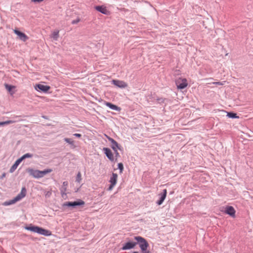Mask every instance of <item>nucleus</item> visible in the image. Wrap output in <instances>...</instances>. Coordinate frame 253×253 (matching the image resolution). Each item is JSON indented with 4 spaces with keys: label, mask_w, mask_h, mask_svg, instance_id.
<instances>
[{
    "label": "nucleus",
    "mask_w": 253,
    "mask_h": 253,
    "mask_svg": "<svg viewBox=\"0 0 253 253\" xmlns=\"http://www.w3.org/2000/svg\"><path fill=\"white\" fill-rule=\"evenodd\" d=\"M27 190L25 187H22L21 192L13 199L5 201L3 203V205L5 206H9L20 201L25 197L26 195Z\"/></svg>",
    "instance_id": "f257e3e1"
},
{
    "label": "nucleus",
    "mask_w": 253,
    "mask_h": 253,
    "mask_svg": "<svg viewBox=\"0 0 253 253\" xmlns=\"http://www.w3.org/2000/svg\"><path fill=\"white\" fill-rule=\"evenodd\" d=\"M84 205V202L82 200H79L74 202H68L63 204V207H69L75 208L77 206H83Z\"/></svg>",
    "instance_id": "f03ea898"
},
{
    "label": "nucleus",
    "mask_w": 253,
    "mask_h": 253,
    "mask_svg": "<svg viewBox=\"0 0 253 253\" xmlns=\"http://www.w3.org/2000/svg\"><path fill=\"white\" fill-rule=\"evenodd\" d=\"M175 83L179 89H183L188 85L187 81L185 78H179L176 80Z\"/></svg>",
    "instance_id": "7ed1b4c3"
},
{
    "label": "nucleus",
    "mask_w": 253,
    "mask_h": 253,
    "mask_svg": "<svg viewBox=\"0 0 253 253\" xmlns=\"http://www.w3.org/2000/svg\"><path fill=\"white\" fill-rule=\"evenodd\" d=\"M112 83L114 85L121 88H125L127 86V84L123 81L113 80Z\"/></svg>",
    "instance_id": "20e7f679"
},
{
    "label": "nucleus",
    "mask_w": 253,
    "mask_h": 253,
    "mask_svg": "<svg viewBox=\"0 0 253 253\" xmlns=\"http://www.w3.org/2000/svg\"><path fill=\"white\" fill-rule=\"evenodd\" d=\"M14 33L18 37L19 39L23 42L26 41L28 39V37L24 33L15 29Z\"/></svg>",
    "instance_id": "39448f33"
},
{
    "label": "nucleus",
    "mask_w": 253,
    "mask_h": 253,
    "mask_svg": "<svg viewBox=\"0 0 253 253\" xmlns=\"http://www.w3.org/2000/svg\"><path fill=\"white\" fill-rule=\"evenodd\" d=\"M35 89L38 91L47 92L50 89V86L42 84H37L35 86Z\"/></svg>",
    "instance_id": "423d86ee"
},
{
    "label": "nucleus",
    "mask_w": 253,
    "mask_h": 253,
    "mask_svg": "<svg viewBox=\"0 0 253 253\" xmlns=\"http://www.w3.org/2000/svg\"><path fill=\"white\" fill-rule=\"evenodd\" d=\"M103 151L105 154L106 156L107 157V158L111 161L113 162L114 160V158L113 154L111 151V150L106 147H104L103 148Z\"/></svg>",
    "instance_id": "0eeeda50"
},
{
    "label": "nucleus",
    "mask_w": 253,
    "mask_h": 253,
    "mask_svg": "<svg viewBox=\"0 0 253 253\" xmlns=\"http://www.w3.org/2000/svg\"><path fill=\"white\" fill-rule=\"evenodd\" d=\"M224 212L229 214L231 216L234 217L235 216L236 211L234 208L232 206H227L225 208Z\"/></svg>",
    "instance_id": "6e6552de"
},
{
    "label": "nucleus",
    "mask_w": 253,
    "mask_h": 253,
    "mask_svg": "<svg viewBox=\"0 0 253 253\" xmlns=\"http://www.w3.org/2000/svg\"><path fill=\"white\" fill-rule=\"evenodd\" d=\"M29 174L35 178H39V170L29 168L27 169Z\"/></svg>",
    "instance_id": "1a4fd4ad"
},
{
    "label": "nucleus",
    "mask_w": 253,
    "mask_h": 253,
    "mask_svg": "<svg viewBox=\"0 0 253 253\" xmlns=\"http://www.w3.org/2000/svg\"><path fill=\"white\" fill-rule=\"evenodd\" d=\"M94 8L98 11L105 15H108L109 11L107 9L106 7L103 5L95 6Z\"/></svg>",
    "instance_id": "9d476101"
},
{
    "label": "nucleus",
    "mask_w": 253,
    "mask_h": 253,
    "mask_svg": "<svg viewBox=\"0 0 253 253\" xmlns=\"http://www.w3.org/2000/svg\"><path fill=\"white\" fill-rule=\"evenodd\" d=\"M37 233L40 235H44L45 236H49L51 235V232L50 231L40 227H39Z\"/></svg>",
    "instance_id": "9b49d317"
},
{
    "label": "nucleus",
    "mask_w": 253,
    "mask_h": 253,
    "mask_svg": "<svg viewBox=\"0 0 253 253\" xmlns=\"http://www.w3.org/2000/svg\"><path fill=\"white\" fill-rule=\"evenodd\" d=\"M136 244V242H128L123 246L122 249L123 250H129L132 249Z\"/></svg>",
    "instance_id": "f8f14e48"
},
{
    "label": "nucleus",
    "mask_w": 253,
    "mask_h": 253,
    "mask_svg": "<svg viewBox=\"0 0 253 253\" xmlns=\"http://www.w3.org/2000/svg\"><path fill=\"white\" fill-rule=\"evenodd\" d=\"M167 194V190L166 189H165L163 190V193H162L160 195H161L160 199L157 202L158 205H161L163 203V202H164V201L165 200V199L166 197Z\"/></svg>",
    "instance_id": "ddd939ff"
},
{
    "label": "nucleus",
    "mask_w": 253,
    "mask_h": 253,
    "mask_svg": "<svg viewBox=\"0 0 253 253\" xmlns=\"http://www.w3.org/2000/svg\"><path fill=\"white\" fill-rule=\"evenodd\" d=\"M105 105L110 109L116 111H120L121 110L120 107L114 105L110 102H106Z\"/></svg>",
    "instance_id": "4468645a"
},
{
    "label": "nucleus",
    "mask_w": 253,
    "mask_h": 253,
    "mask_svg": "<svg viewBox=\"0 0 253 253\" xmlns=\"http://www.w3.org/2000/svg\"><path fill=\"white\" fill-rule=\"evenodd\" d=\"M21 159H20L19 158L15 162V163H14V164L12 166V167L10 168V169H9V172L10 173H12L17 168V167L18 166V165L20 164V163L21 162Z\"/></svg>",
    "instance_id": "2eb2a0df"
},
{
    "label": "nucleus",
    "mask_w": 253,
    "mask_h": 253,
    "mask_svg": "<svg viewBox=\"0 0 253 253\" xmlns=\"http://www.w3.org/2000/svg\"><path fill=\"white\" fill-rule=\"evenodd\" d=\"M52 171V169H45L43 170H39V178L43 177L45 175L51 172Z\"/></svg>",
    "instance_id": "dca6fc26"
},
{
    "label": "nucleus",
    "mask_w": 253,
    "mask_h": 253,
    "mask_svg": "<svg viewBox=\"0 0 253 253\" xmlns=\"http://www.w3.org/2000/svg\"><path fill=\"white\" fill-rule=\"evenodd\" d=\"M39 226L30 225V226L25 227V229L35 233H38Z\"/></svg>",
    "instance_id": "f3484780"
},
{
    "label": "nucleus",
    "mask_w": 253,
    "mask_h": 253,
    "mask_svg": "<svg viewBox=\"0 0 253 253\" xmlns=\"http://www.w3.org/2000/svg\"><path fill=\"white\" fill-rule=\"evenodd\" d=\"M117 178L118 174L115 173H113L112 176L110 178L109 182H110V183L116 184Z\"/></svg>",
    "instance_id": "a211bd4d"
},
{
    "label": "nucleus",
    "mask_w": 253,
    "mask_h": 253,
    "mask_svg": "<svg viewBox=\"0 0 253 253\" xmlns=\"http://www.w3.org/2000/svg\"><path fill=\"white\" fill-rule=\"evenodd\" d=\"M111 147L113 150L119 149L121 150V146L119 145L118 142L115 140L112 143H111Z\"/></svg>",
    "instance_id": "6ab92c4d"
},
{
    "label": "nucleus",
    "mask_w": 253,
    "mask_h": 253,
    "mask_svg": "<svg viewBox=\"0 0 253 253\" xmlns=\"http://www.w3.org/2000/svg\"><path fill=\"white\" fill-rule=\"evenodd\" d=\"M134 238L137 241V243H138L140 249L142 251V237L137 236L135 237Z\"/></svg>",
    "instance_id": "aec40b11"
},
{
    "label": "nucleus",
    "mask_w": 253,
    "mask_h": 253,
    "mask_svg": "<svg viewBox=\"0 0 253 253\" xmlns=\"http://www.w3.org/2000/svg\"><path fill=\"white\" fill-rule=\"evenodd\" d=\"M20 120H18L19 121ZM18 122L17 120H8L4 122H0V126H3L5 125H8L10 124L15 123L16 122Z\"/></svg>",
    "instance_id": "412c9836"
},
{
    "label": "nucleus",
    "mask_w": 253,
    "mask_h": 253,
    "mask_svg": "<svg viewBox=\"0 0 253 253\" xmlns=\"http://www.w3.org/2000/svg\"><path fill=\"white\" fill-rule=\"evenodd\" d=\"M149 245L147 241L143 239V253H150L149 251L147 250V248Z\"/></svg>",
    "instance_id": "4be33fe9"
},
{
    "label": "nucleus",
    "mask_w": 253,
    "mask_h": 253,
    "mask_svg": "<svg viewBox=\"0 0 253 253\" xmlns=\"http://www.w3.org/2000/svg\"><path fill=\"white\" fill-rule=\"evenodd\" d=\"M33 155L31 153H26L24 155H23L22 157H21L19 159H21V161L24 160L25 159L27 158H30L33 157Z\"/></svg>",
    "instance_id": "5701e85b"
},
{
    "label": "nucleus",
    "mask_w": 253,
    "mask_h": 253,
    "mask_svg": "<svg viewBox=\"0 0 253 253\" xmlns=\"http://www.w3.org/2000/svg\"><path fill=\"white\" fill-rule=\"evenodd\" d=\"M59 31L58 30H56V31H54L52 34V38L55 40H57L59 37Z\"/></svg>",
    "instance_id": "b1692460"
},
{
    "label": "nucleus",
    "mask_w": 253,
    "mask_h": 253,
    "mask_svg": "<svg viewBox=\"0 0 253 253\" xmlns=\"http://www.w3.org/2000/svg\"><path fill=\"white\" fill-rule=\"evenodd\" d=\"M5 88L9 92H11V91H12V89L15 87L14 86L9 85V84H5Z\"/></svg>",
    "instance_id": "393cba45"
},
{
    "label": "nucleus",
    "mask_w": 253,
    "mask_h": 253,
    "mask_svg": "<svg viewBox=\"0 0 253 253\" xmlns=\"http://www.w3.org/2000/svg\"><path fill=\"white\" fill-rule=\"evenodd\" d=\"M64 140L66 142H67V143H69V144H70V145H73L74 144V141H73L72 139H71V138H65L64 139Z\"/></svg>",
    "instance_id": "a878e982"
},
{
    "label": "nucleus",
    "mask_w": 253,
    "mask_h": 253,
    "mask_svg": "<svg viewBox=\"0 0 253 253\" xmlns=\"http://www.w3.org/2000/svg\"><path fill=\"white\" fill-rule=\"evenodd\" d=\"M82 175L81 172L79 171L76 176V181L78 183H80L82 180Z\"/></svg>",
    "instance_id": "bb28decb"
},
{
    "label": "nucleus",
    "mask_w": 253,
    "mask_h": 253,
    "mask_svg": "<svg viewBox=\"0 0 253 253\" xmlns=\"http://www.w3.org/2000/svg\"><path fill=\"white\" fill-rule=\"evenodd\" d=\"M118 168L119 169L120 173H122L124 169V166L122 163H120L118 164Z\"/></svg>",
    "instance_id": "cd10ccee"
},
{
    "label": "nucleus",
    "mask_w": 253,
    "mask_h": 253,
    "mask_svg": "<svg viewBox=\"0 0 253 253\" xmlns=\"http://www.w3.org/2000/svg\"><path fill=\"white\" fill-rule=\"evenodd\" d=\"M228 116L230 118H238V117L237 116V114H236L233 113H228Z\"/></svg>",
    "instance_id": "c85d7f7f"
},
{
    "label": "nucleus",
    "mask_w": 253,
    "mask_h": 253,
    "mask_svg": "<svg viewBox=\"0 0 253 253\" xmlns=\"http://www.w3.org/2000/svg\"><path fill=\"white\" fill-rule=\"evenodd\" d=\"M225 83V81L222 82H213L212 83L213 84H216V85H224Z\"/></svg>",
    "instance_id": "c756f323"
},
{
    "label": "nucleus",
    "mask_w": 253,
    "mask_h": 253,
    "mask_svg": "<svg viewBox=\"0 0 253 253\" xmlns=\"http://www.w3.org/2000/svg\"><path fill=\"white\" fill-rule=\"evenodd\" d=\"M80 21V19L79 18H77L76 19L73 20L71 22L72 24H76Z\"/></svg>",
    "instance_id": "7c9ffc66"
},
{
    "label": "nucleus",
    "mask_w": 253,
    "mask_h": 253,
    "mask_svg": "<svg viewBox=\"0 0 253 253\" xmlns=\"http://www.w3.org/2000/svg\"><path fill=\"white\" fill-rule=\"evenodd\" d=\"M106 136L107 138L108 139V141L111 143H112L114 141H115L113 138H111V137H109V136H108L107 135H106Z\"/></svg>",
    "instance_id": "2f4dec72"
},
{
    "label": "nucleus",
    "mask_w": 253,
    "mask_h": 253,
    "mask_svg": "<svg viewBox=\"0 0 253 253\" xmlns=\"http://www.w3.org/2000/svg\"><path fill=\"white\" fill-rule=\"evenodd\" d=\"M113 150L114 151L115 155V157H116V158H117L118 157H120V156L119 155V153H118V152L117 151V149H115V150Z\"/></svg>",
    "instance_id": "473e14b6"
},
{
    "label": "nucleus",
    "mask_w": 253,
    "mask_h": 253,
    "mask_svg": "<svg viewBox=\"0 0 253 253\" xmlns=\"http://www.w3.org/2000/svg\"><path fill=\"white\" fill-rule=\"evenodd\" d=\"M166 100V99L165 98H159L158 99V101L160 103H165Z\"/></svg>",
    "instance_id": "72a5a7b5"
},
{
    "label": "nucleus",
    "mask_w": 253,
    "mask_h": 253,
    "mask_svg": "<svg viewBox=\"0 0 253 253\" xmlns=\"http://www.w3.org/2000/svg\"><path fill=\"white\" fill-rule=\"evenodd\" d=\"M115 185L116 184H115L111 183L110 186H109V188H108V190H111L113 189V188L115 186Z\"/></svg>",
    "instance_id": "f704fd0d"
},
{
    "label": "nucleus",
    "mask_w": 253,
    "mask_h": 253,
    "mask_svg": "<svg viewBox=\"0 0 253 253\" xmlns=\"http://www.w3.org/2000/svg\"><path fill=\"white\" fill-rule=\"evenodd\" d=\"M42 1H43V0H31L32 2L35 3H40L41 2H42Z\"/></svg>",
    "instance_id": "c9c22d12"
},
{
    "label": "nucleus",
    "mask_w": 253,
    "mask_h": 253,
    "mask_svg": "<svg viewBox=\"0 0 253 253\" xmlns=\"http://www.w3.org/2000/svg\"><path fill=\"white\" fill-rule=\"evenodd\" d=\"M73 135L78 138H80L82 136V135L80 133H74Z\"/></svg>",
    "instance_id": "e433bc0d"
},
{
    "label": "nucleus",
    "mask_w": 253,
    "mask_h": 253,
    "mask_svg": "<svg viewBox=\"0 0 253 253\" xmlns=\"http://www.w3.org/2000/svg\"><path fill=\"white\" fill-rule=\"evenodd\" d=\"M6 176V173L5 172H3L1 175L0 176V179H2L4 177H5Z\"/></svg>",
    "instance_id": "4c0bfd02"
},
{
    "label": "nucleus",
    "mask_w": 253,
    "mask_h": 253,
    "mask_svg": "<svg viewBox=\"0 0 253 253\" xmlns=\"http://www.w3.org/2000/svg\"><path fill=\"white\" fill-rule=\"evenodd\" d=\"M68 182L67 181H64L63 183V185L64 186H67L68 185Z\"/></svg>",
    "instance_id": "58836bf2"
},
{
    "label": "nucleus",
    "mask_w": 253,
    "mask_h": 253,
    "mask_svg": "<svg viewBox=\"0 0 253 253\" xmlns=\"http://www.w3.org/2000/svg\"><path fill=\"white\" fill-rule=\"evenodd\" d=\"M42 117L44 119H47L46 117L44 116H43Z\"/></svg>",
    "instance_id": "ea45409f"
},
{
    "label": "nucleus",
    "mask_w": 253,
    "mask_h": 253,
    "mask_svg": "<svg viewBox=\"0 0 253 253\" xmlns=\"http://www.w3.org/2000/svg\"><path fill=\"white\" fill-rule=\"evenodd\" d=\"M19 117H20V116H16L15 117V118H19Z\"/></svg>",
    "instance_id": "a19ab883"
},
{
    "label": "nucleus",
    "mask_w": 253,
    "mask_h": 253,
    "mask_svg": "<svg viewBox=\"0 0 253 253\" xmlns=\"http://www.w3.org/2000/svg\"><path fill=\"white\" fill-rule=\"evenodd\" d=\"M133 253H138L137 252H134Z\"/></svg>",
    "instance_id": "79ce46f5"
}]
</instances>
